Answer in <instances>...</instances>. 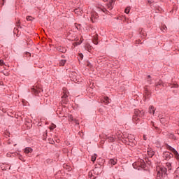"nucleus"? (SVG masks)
Here are the masks:
<instances>
[{
  "label": "nucleus",
  "mask_w": 179,
  "mask_h": 179,
  "mask_svg": "<svg viewBox=\"0 0 179 179\" xmlns=\"http://www.w3.org/2000/svg\"><path fill=\"white\" fill-rule=\"evenodd\" d=\"M148 155L149 157H153V156L155 155V152H153V150H152V149H148Z\"/></svg>",
  "instance_id": "nucleus-12"
},
{
  "label": "nucleus",
  "mask_w": 179,
  "mask_h": 179,
  "mask_svg": "<svg viewBox=\"0 0 179 179\" xmlns=\"http://www.w3.org/2000/svg\"><path fill=\"white\" fill-rule=\"evenodd\" d=\"M97 157V155H94L92 156V158H91V161L93 162V163H94V162H96V159Z\"/></svg>",
  "instance_id": "nucleus-19"
},
{
  "label": "nucleus",
  "mask_w": 179,
  "mask_h": 179,
  "mask_svg": "<svg viewBox=\"0 0 179 179\" xmlns=\"http://www.w3.org/2000/svg\"><path fill=\"white\" fill-rule=\"evenodd\" d=\"M31 152H33V149H31V148H29V147H27L24 150V153H26L27 155L29 153H31Z\"/></svg>",
  "instance_id": "nucleus-10"
},
{
  "label": "nucleus",
  "mask_w": 179,
  "mask_h": 179,
  "mask_svg": "<svg viewBox=\"0 0 179 179\" xmlns=\"http://www.w3.org/2000/svg\"><path fill=\"white\" fill-rule=\"evenodd\" d=\"M97 169H95V171H96Z\"/></svg>",
  "instance_id": "nucleus-41"
},
{
  "label": "nucleus",
  "mask_w": 179,
  "mask_h": 179,
  "mask_svg": "<svg viewBox=\"0 0 179 179\" xmlns=\"http://www.w3.org/2000/svg\"><path fill=\"white\" fill-rule=\"evenodd\" d=\"M4 63H3V60L1 59L0 60V65H3Z\"/></svg>",
  "instance_id": "nucleus-33"
},
{
  "label": "nucleus",
  "mask_w": 179,
  "mask_h": 179,
  "mask_svg": "<svg viewBox=\"0 0 179 179\" xmlns=\"http://www.w3.org/2000/svg\"><path fill=\"white\" fill-rule=\"evenodd\" d=\"M151 125H152V127H155V122H151Z\"/></svg>",
  "instance_id": "nucleus-34"
},
{
  "label": "nucleus",
  "mask_w": 179,
  "mask_h": 179,
  "mask_svg": "<svg viewBox=\"0 0 179 179\" xmlns=\"http://www.w3.org/2000/svg\"><path fill=\"white\" fill-rule=\"evenodd\" d=\"M57 50L59 51V52H62L63 54L66 52V48L64 47H57Z\"/></svg>",
  "instance_id": "nucleus-9"
},
{
  "label": "nucleus",
  "mask_w": 179,
  "mask_h": 179,
  "mask_svg": "<svg viewBox=\"0 0 179 179\" xmlns=\"http://www.w3.org/2000/svg\"><path fill=\"white\" fill-rule=\"evenodd\" d=\"M166 149H168L169 150L172 152V153H174V152H177V150H176V149L173 148V147H171L169 145H166Z\"/></svg>",
  "instance_id": "nucleus-15"
},
{
  "label": "nucleus",
  "mask_w": 179,
  "mask_h": 179,
  "mask_svg": "<svg viewBox=\"0 0 179 179\" xmlns=\"http://www.w3.org/2000/svg\"><path fill=\"white\" fill-rule=\"evenodd\" d=\"M88 65V66H89V65H90V64H87Z\"/></svg>",
  "instance_id": "nucleus-42"
},
{
  "label": "nucleus",
  "mask_w": 179,
  "mask_h": 179,
  "mask_svg": "<svg viewBox=\"0 0 179 179\" xmlns=\"http://www.w3.org/2000/svg\"><path fill=\"white\" fill-rule=\"evenodd\" d=\"M97 17H99V15H97V13L96 12H92L91 13V21L92 22V23H94L96 19H97Z\"/></svg>",
  "instance_id": "nucleus-3"
},
{
  "label": "nucleus",
  "mask_w": 179,
  "mask_h": 179,
  "mask_svg": "<svg viewBox=\"0 0 179 179\" xmlns=\"http://www.w3.org/2000/svg\"><path fill=\"white\" fill-rule=\"evenodd\" d=\"M139 118H141L139 116L134 115L133 116V122H134L135 124H138L139 121Z\"/></svg>",
  "instance_id": "nucleus-13"
},
{
  "label": "nucleus",
  "mask_w": 179,
  "mask_h": 179,
  "mask_svg": "<svg viewBox=\"0 0 179 179\" xmlns=\"http://www.w3.org/2000/svg\"><path fill=\"white\" fill-rule=\"evenodd\" d=\"M173 155H175L176 158L177 159V160H179V155H178V152L176 151L173 152Z\"/></svg>",
  "instance_id": "nucleus-23"
},
{
  "label": "nucleus",
  "mask_w": 179,
  "mask_h": 179,
  "mask_svg": "<svg viewBox=\"0 0 179 179\" xmlns=\"http://www.w3.org/2000/svg\"><path fill=\"white\" fill-rule=\"evenodd\" d=\"M88 65V66H89V65H90V64H87Z\"/></svg>",
  "instance_id": "nucleus-43"
},
{
  "label": "nucleus",
  "mask_w": 179,
  "mask_h": 179,
  "mask_svg": "<svg viewBox=\"0 0 179 179\" xmlns=\"http://www.w3.org/2000/svg\"><path fill=\"white\" fill-rule=\"evenodd\" d=\"M162 84L161 83H159V84H158V85H157V86H160Z\"/></svg>",
  "instance_id": "nucleus-35"
},
{
  "label": "nucleus",
  "mask_w": 179,
  "mask_h": 179,
  "mask_svg": "<svg viewBox=\"0 0 179 179\" xmlns=\"http://www.w3.org/2000/svg\"><path fill=\"white\" fill-rule=\"evenodd\" d=\"M149 113L150 114H155V107L153 106H150Z\"/></svg>",
  "instance_id": "nucleus-17"
},
{
  "label": "nucleus",
  "mask_w": 179,
  "mask_h": 179,
  "mask_svg": "<svg viewBox=\"0 0 179 179\" xmlns=\"http://www.w3.org/2000/svg\"><path fill=\"white\" fill-rule=\"evenodd\" d=\"M161 30H162V31H164V33L167 30V27L166 25H163L161 27Z\"/></svg>",
  "instance_id": "nucleus-22"
},
{
  "label": "nucleus",
  "mask_w": 179,
  "mask_h": 179,
  "mask_svg": "<svg viewBox=\"0 0 179 179\" xmlns=\"http://www.w3.org/2000/svg\"><path fill=\"white\" fill-rule=\"evenodd\" d=\"M108 163L109 164H111V166H115L117 164V159H109Z\"/></svg>",
  "instance_id": "nucleus-8"
},
{
  "label": "nucleus",
  "mask_w": 179,
  "mask_h": 179,
  "mask_svg": "<svg viewBox=\"0 0 179 179\" xmlns=\"http://www.w3.org/2000/svg\"><path fill=\"white\" fill-rule=\"evenodd\" d=\"M108 139L109 142H114V137H108Z\"/></svg>",
  "instance_id": "nucleus-28"
},
{
  "label": "nucleus",
  "mask_w": 179,
  "mask_h": 179,
  "mask_svg": "<svg viewBox=\"0 0 179 179\" xmlns=\"http://www.w3.org/2000/svg\"><path fill=\"white\" fill-rule=\"evenodd\" d=\"M79 59H83V54L79 55Z\"/></svg>",
  "instance_id": "nucleus-32"
},
{
  "label": "nucleus",
  "mask_w": 179,
  "mask_h": 179,
  "mask_svg": "<svg viewBox=\"0 0 179 179\" xmlns=\"http://www.w3.org/2000/svg\"><path fill=\"white\" fill-rule=\"evenodd\" d=\"M106 9H104V10H103V12H106Z\"/></svg>",
  "instance_id": "nucleus-37"
},
{
  "label": "nucleus",
  "mask_w": 179,
  "mask_h": 179,
  "mask_svg": "<svg viewBox=\"0 0 179 179\" xmlns=\"http://www.w3.org/2000/svg\"><path fill=\"white\" fill-rule=\"evenodd\" d=\"M93 43H94V44H96V45L99 44V43L97 42V37L96 36L94 37V38L93 40Z\"/></svg>",
  "instance_id": "nucleus-25"
},
{
  "label": "nucleus",
  "mask_w": 179,
  "mask_h": 179,
  "mask_svg": "<svg viewBox=\"0 0 179 179\" xmlns=\"http://www.w3.org/2000/svg\"><path fill=\"white\" fill-rule=\"evenodd\" d=\"M68 94H69V92H64V94L62 95V101L63 102V103H67L68 102Z\"/></svg>",
  "instance_id": "nucleus-5"
},
{
  "label": "nucleus",
  "mask_w": 179,
  "mask_h": 179,
  "mask_svg": "<svg viewBox=\"0 0 179 179\" xmlns=\"http://www.w3.org/2000/svg\"><path fill=\"white\" fill-rule=\"evenodd\" d=\"M170 87H171L177 88V87H178V85H177V84H171V85H170Z\"/></svg>",
  "instance_id": "nucleus-27"
},
{
  "label": "nucleus",
  "mask_w": 179,
  "mask_h": 179,
  "mask_svg": "<svg viewBox=\"0 0 179 179\" xmlns=\"http://www.w3.org/2000/svg\"><path fill=\"white\" fill-rule=\"evenodd\" d=\"M173 154L169 152H166L163 153V157L165 160H170V159H171V157H173Z\"/></svg>",
  "instance_id": "nucleus-2"
},
{
  "label": "nucleus",
  "mask_w": 179,
  "mask_h": 179,
  "mask_svg": "<svg viewBox=\"0 0 179 179\" xmlns=\"http://www.w3.org/2000/svg\"><path fill=\"white\" fill-rule=\"evenodd\" d=\"M164 169H166V171L168 170V171L170 172V171L171 170V163L167 162L166 164V166L164 167Z\"/></svg>",
  "instance_id": "nucleus-11"
},
{
  "label": "nucleus",
  "mask_w": 179,
  "mask_h": 179,
  "mask_svg": "<svg viewBox=\"0 0 179 179\" xmlns=\"http://www.w3.org/2000/svg\"><path fill=\"white\" fill-rule=\"evenodd\" d=\"M69 121H73V116H72L71 115H70L69 116Z\"/></svg>",
  "instance_id": "nucleus-30"
},
{
  "label": "nucleus",
  "mask_w": 179,
  "mask_h": 179,
  "mask_svg": "<svg viewBox=\"0 0 179 179\" xmlns=\"http://www.w3.org/2000/svg\"><path fill=\"white\" fill-rule=\"evenodd\" d=\"M108 6V9H109L110 10H111V9H113V2L111 1L110 3H108L107 5Z\"/></svg>",
  "instance_id": "nucleus-21"
},
{
  "label": "nucleus",
  "mask_w": 179,
  "mask_h": 179,
  "mask_svg": "<svg viewBox=\"0 0 179 179\" xmlns=\"http://www.w3.org/2000/svg\"><path fill=\"white\" fill-rule=\"evenodd\" d=\"M31 92L35 94L36 96H37V94H38V93H40V90H37L36 88H32L31 89Z\"/></svg>",
  "instance_id": "nucleus-14"
},
{
  "label": "nucleus",
  "mask_w": 179,
  "mask_h": 179,
  "mask_svg": "<svg viewBox=\"0 0 179 179\" xmlns=\"http://www.w3.org/2000/svg\"><path fill=\"white\" fill-rule=\"evenodd\" d=\"M148 78H150V76H148Z\"/></svg>",
  "instance_id": "nucleus-40"
},
{
  "label": "nucleus",
  "mask_w": 179,
  "mask_h": 179,
  "mask_svg": "<svg viewBox=\"0 0 179 179\" xmlns=\"http://www.w3.org/2000/svg\"><path fill=\"white\" fill-rule=\"evenodd\" d=\"M130 10H131V8L127 7V8L124 10V12H125V13L128 14V13H129Z\"/></svg>",
  "instance_id": "nucleus-24"
},
{
  "label": "nucleus",
  "mask_w": 179,
  "mask_h": 179,
  "mask_svg": "<svg viewBox=\"0 0 179 179\" xmlns=\"http://www.w3.org/2000/svg\"><path fill=\"white\" fill-rule=\"evenodd\" d=\"M141 162H137L136 164H134L133 166H135L137 165V166H139L140 167H143V168H145V162L143 160V159H141L140 160Z\"/></svg>",
  "instance_id": "nucleus-7"
},
{
  "label": "nucleus",
  "mask_w": 179,
  "mask_h": 179,
  "mask_svg": "<svg viewBox=\"0 0 179 179\" xmlns=\"http://www.w3.org/2000/svg\"><path fill=\"white\" fill-rule=\"evenodd\" d=\"M103 2H107L108 0H103Z\"/></svg>",
  "instance_id": "nucleus-36"
},
{
  "label": "nucleus",
  "mask_w": 179,
  "mask_h": 179,
  "mask_svg": "<svg viewBox=\"0 0 179 179\" xmlns=\"http://www.w3.org/2000/svg\"><path fill=\"white\" fill-rule=\"evenodd\" d=\"M66 63V59L61 60L60 62H59V66H64V65H65Z\"/></svg>",
  "instance_id": "nucleus-18"
},
{
  "label": "nucleus",
  "mask_w": 179,
  "mask_h": 179,
  "mask_svg": "<svg viewBox=\"0 0 179 179\" xmlns=\"http://www.w3.org/2000/svg\"><path fill=\"white\" fill-rule=\"evenodd\" d=\"M157 178L163 177V174L167 176V168L158 166L157 168Z\"/></svg>",
  "instance_id": "nucleus-1"
},
{
  "label": "nucleus",
  "mask_w": 179,
  "mask_h": 179,
  "mask_svg": "<svg viewBox=\"0 0 179 179\" xmlns=\"http://www.w3.org/2000/svg\"><path fill=\"white\" fill-rule=\"evenodd\" d=\"M83 38H80V42L76 43V45L82 44V42H83Z\"/></svg>",
  "instance_id": "nucleus-29"
},
{
  "label": "nucleus",
  "mask_w": 179,
  "mask_h": 179,
  "mask_svg": "<svg viewBox=\"0 0 179 179\" xmlns=\"http://www.w3.org/2000/svg\"><path fill=\"white\" fill-rule=\"evenodd\" d=\"M55 128H57V126L54 124H52L50 127V129L52 130V129H55Z\"/></svg>",
  "instance_id": "nucleus-26"
},
{
  "label": "nucleus",
  "mask_w": 179,
  "mask_h": 179,
  "mask_svg": "<svg viewBox=\"0 0 179 179\" xmlns=\"http://www.w3.org/2000/svg\"><path fill=\"white\" fill-rule=\"evenodd\" d=\"M166 149H168L169 150L172 152V153H174V152H177V150H176V149L173 148V147H171L169 145H166Z\"/></svg>",
  "instance_id": "nucleus-16"
},
{
  "label": "nucleus",
  "mask_w": 179,
  "mask_h": 179,
  "mask_svg": "<svg viewBox=\"0 0 179 179\" xmlns=\"http://www.w3.org/2000/svg\"><path fill=\"white\" fill-rule=\"evenodd\" d=\"M31 19H32V17L31 16L27 17V20H28V21H31Z\"/></svg>",
  "instance_id": "nucleus-31"
},
{
  "label": "nucleus",
  "mask_w": 179,
  "mask_h": 179,
  "mask_svg": "<svg viewBox=\"0 0 179 179\" xmlns=\"http://www.w3.org/2000/svg\"><path fill=\"white\" fill-rule=\"evenodd\" d=\"M176 178H175V179H177V178H178V177H179V167L178 168H177V169H176Z\"/></svg>",
  "instance_id": "nucleus-20"
},
{
  "label": "nucleus",
  "mask_w": 179,
  "mask_h": 179,
  "mask_svg": "<svg viewBox=\"0 0 179 179\" xmlns=\"http://www.w3.org/2000/svg\"><path fill=\"white\" fill-rule=\"evenodd\" d=\"M112 2H114V0H112Z\"/></svg>",
  "instance_id": "nucleus-39"
},
{
  "label": "nucleus",
  "mask_w": 179,
  "mask_h": 179,
  "mask_svg": "<svg viewBox=\"0 0 179 179\" xmlns=\"http://www.w3.org/2000/svg\"><path fill=\"white\" fill-rule=\"evenodd\" d=\"M134 115H136V117H143V115H145V112L144 111H141L138 109H136L134 111Z\"/></svg>",
  "instance_id": "nucleus-4"
},
{
  "label": "nucleus",
  "mask_w": 179,
  "mask_h": 179,
  "mask_svg": "<svg viewBox=\"0 0 179 179\" xmlns=\"http://www.w3.org/2000/svg\"><path fill=\"white\" fill-rule=\"evenodd\" d=\"M102 103H104V104H110V103H111V99H110V98H108V96H103Z\"/></svg>",
  "instance_id": "nucleus-6"
},
{
  "label": "nucleus",
  "mask_w": 179,
  "mask_h": 179,
  "mask_svg": "<svg viewBox=\"0 0 179 179\" xmlns=\"http://www.w3.org/2000/svg\"><path fill=\"white\" fill-rule=\"evenodd\" d=\"M144 139H145V141H146V137L144 136Z\"/></svg>",
  "instance_id": "nucleus-38"
}]
</instances>
